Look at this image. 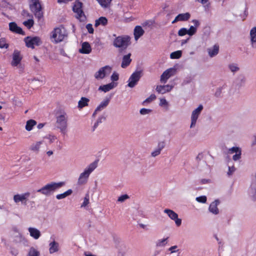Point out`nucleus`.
Instances as JSON below:
<instances>
[{
    "label": "nucleus",
    "instance_id": "b1692460",
    "mask_svg": "<svg viewBox=\"0 0 256 256\" xmlns=\"http://www.w3.org/2000/svg\"><path fill=\"white\" fill-rule=\"evenodd\" d=\"M117 86L116 83L114 82H110V84H104L102 86H100L98 88V90L104 92H108L110 91V90L113 89L114 87H116Z\"/></svg>",
    "mask_w": 256,
    "mask_h": 256
},
{
    "label": "nucleus",
    "instance_id": "ddd939ff",
    "mask_svg": "<svg viewBox=\"0 0 256 256\" xmlns=\"http://www.w3.org/2000/svg\"><path fill=\"white\" fill-rule=\"evenodd\" d=\"M165 214H166L168 217L175 222L176 226H179L182 224V220L178 218V214L174 210L170 209H165L164 211Z\"/></svg>",
    "mask_w": 256,
    "mask_h": 256
},
{
    "label": "nucleus",
    "instance_id": "393cba45",
    "mask_svg": "<svg viewBox=\"0 0 256 256\" xmlns=\"http://www.w3.org/2000/svg\"><path fill=\"white\" fill-rule=\"evenodd\" d=\"M28 230L30 236L35 240H38L41 236L40 231L35 228L30 227L28 228Z\"/></svg>",
    "mask_w": 256,
    "mask_h": 256
},
{
    "label": "nucleus",
    "instance_id": "864d4df0",
    "mask_svg": "<svg viewBox=\"0 0 256 256\" xmlns=\"http://www.w3.org/2000/svg\"><path fill=\"white\" fill-rule=\"evenodd\" d=\"M128 198L129 196L128 194L122 195L118 198V201L122 202H124L125 200L128 199Z\"/></svg>",
    "mask_w": 256,
    "mask_h": 256
},
{
    "label": "nucleus",
    "instance_id": "e2e57ef3",
    "mask_svg": "<svg viewBox=\"0 0 256 256\" xmlns=\"http://www.w3.org/2000/svg\"><path fill=\"white\" fill-rule=\"evenodd\" d=\"M10 4L6 0H0V6L2 7H8Z\"/></svg>",
    "mask_w": 256,
    "mask_h": 256
},
{
    "label": "nucleus",
    "instance_id": "9d476101",
    "mask_svg": "<svg viewBox=\"0 0 256 256\" xmlns=\"http://www.w3.org/2000/svg\"><path fill=\"white\" fill-rule=\"evenodd\" d=\"M176 69L174 68H171L167 69L163 72L160 76V81L162 83L165 84L167 82L168 79L172 76L175 74Z\"/></svg>",
    "mask_w": 256,
    "mask_h": 256
},
{
    "label": "nucleus",
    "instance_id": "bb28decb",
    "mask_svg": "<svg viewBox=\"0 0 256 256\" xmlns=\"http://www.w3.org/2000/svg\"><path fill=\"white\" fill-rule=\"evenodd\" d=\"M59 250V244L54 240L49 244V252L50 254L58 252Z\"/></svg>",
    "mask_w": 256,
    "mask_h": 256
},
{
    "label": "nucleus",
    "instance_id": "412c9836",
    "mask_svg": "<svg viewBox=\"0 0 256 256\" xmlns=\"http://www.w3.org/2000/svg\"><path fill=\"white\" fill-rule=\"evenodd\" d=\"M250 34L251 46L252 48L256 49V26L251 29Z\"/></svg>",
    "mask_w": 256,
    "mask_h": 256
},
{
    "label": "nucleus",
    "instance_id": "603ef678",
    "mask_svg": "<svg viewBox=\"0 0 256 256\" xmlns=\"http://www.w3.org/2000/svg\"><path fill=\"white\" fill-rule=\"evenodd\" d=\"M152 110L150 109L142 108L140 110V112L142 115H146L150 114Z\"/></svg>",
    "mask_w": 256,
    "mask_h": 256
},
{
    "label": "nucleus",
    "instance_id": "a19ab883",
    "mask_svg": "<svg viewBox=\"0 0 256 256\" xmlns=\"http://www.w3.org/2000/svg\"><path fill=\"white\" fill-rule=\"evenodd\" d=\"M103 8H107L110 4L112 0H96Z\"/></svg>",
    "mask_w": 256,
    "mask_h": 256
},
{
    "label": "nucleus",
    "instance_id": "bf43d9fd",
    "mask_svg": "<svg viewBox=\"0 0 256 256\" xmlns=\"http://www.w3.org/2000/svg\"><path fill=\"white\" fill-rule=\"evenodd\" d=\"M86 28L90 34L94 33V28H92V24H86Z\"/></svg>",
    "mask_w": 256,
    "mask_h": 256
},
{
    "label": "nucleus",
    "instance_id": "6e6552de",
    "mask_svg": "<svg viewBox=\"0 0 256 256\" xmlns=\"http://www.w3.org/2000/svg\"><path fill=\"white\" fill-rule=\"evenodd\" d=\"M112 72V68L109 66H106L99 69L94 74V78L97 80L104 78L106 76L108 75Z\"/></svg>",
    "mask_w": 256,
    "mask_h": 256
},
{
    "label": "nucleus",
    "instance_id": "0eeeda50",
    "mask_svg": "<svg viewBox=\"0 0 256 256\" xmlns=\"http://www.w3.org/2000/svg\"><path fill=\"white\" fill-rule=\"evenodd\" d=\"M26 46L34 48L35 46H39L42 44L41 39L38 36H27L24 38Z\"/></svg>",
    "mask_w": 256,
    "mask_h": 256
},
{
    "label": "nucleus",
    "instance_id": "5701e85b",
    "mask_svg": "<svg viewBox=\"0 0 256 256\" xmlns=\"http://www.w3.org/2000/svg\"><path fill=\"white\" fill-rule=\"evenodd\" d=\"M220 204V201L216 200L212 202L208 208L209 211L214 214H218L219 213V210L218 208V206Z\"/></svg>",
    "mask_w": 256,
    "mask_h": 256
},
{
    "label": "nucleus",
    "instance_id": "c03bdc74",
    "mask_svg": "<svg viewBox=\"0 0 256 256\" xmlns=\"http://www.w3.org/2000/svg\"><path fill=\"white\" fill-rule=\"evenodd\" d=\"M156 99V96L154 94H152L148 98H146L142 102L144 105L146 104L150 103Z\"/></svg>",
    "mask_w": 256,
    "mask_h": 256
},
{
    "label": "nucleus",
    "instance_id": "09e8293b",
    "mask_svg": "<svg viewBox=\"0 0 256 256\" xmlns=\"http://www.w3.org/2000/svg\"><path fill=\"white\" fill-rule=\"evenodd\" d=\"M186 34H188L187 28H181L178 32L179 36H184Z\"/></svg>",
    "mask_w": 256,
    "mask_h": 256
},
{
    "label": "nucleus",
    "instance_id": "338daca9",
    "mask_svg": "<svg viewBox=\"0 0 256 256\" xmlns=\"http://www.w3.org/2000/svg\"><path fill=\"white\" fill-rule=\"evenodd\" d=\"M106 120V117L104 116H100L97 120V122L99 123V124H100L102 123V122H104V120Z\"/></svg>",
    "mask_w": 256,
    "mask_h": 256
},
{
    "label": "nucleus",
    "instance_id": "20e7f679",
    "mask_svg": "<svg viewBox=\"0 0 256 256\" xmlns=\"http://www.w3.org/2000/svg\"><path fill=\"white\" fill-rule=\"evenodd\" d=\"M64 185V182H52L47 184L42 188L37 190V192L46 196H49L56 190L60 188Z\"/></svg>",
    "mask_w": 256,
    "mask_h": 256
},
{
    "label": "nucleus",
    "instance_id": "f03ea898",
    "mask_svg": "<svg viewBox=\"0 0 256 256\" xmlns=\"http://www.w3.org/2000/svg\"><path fill=\"white\" fill-rule=\"evenodd\" d=\"M56 128L60 130L62 134L66 135L68 132V116L64 112H60L56 116Z\"/></svg>",
    "mask_w": 256,
    "mask_h": 256
},
{
    "label": "nucleus",
    "instance_id": "37998d69",
    "mask_svg": "<svg viewBox=\"0 0 256 256\" xmlns=\"http://www.w3.org/2000/svg\"><path fill=\"white\" fill-rule=\"evenodd\" d=\"M23 24L28 28H30L34 24V21L32 18H30L26 21H24Z\"/></svg>",
    "mask_w": 256,
    "mask_h": 256
},
{
    "label": "nucleus",
    "instance_id": "c9c22d12",
    "mask_svg": "<svg viewBox=\"0 0 256 256\" xmlns=\"http://www.w3.org/2000/svg\"><path fill=\"white\" fill-rule=\"evenodd\" d=\"M40 252L37 248L32 246L28 250L26 256H40Z\"/></svg>",
    "mask_w": 256,
    "mask_h": 256
},
{
    "label": "nucleus",
    "instance_id": "680f3d73",
    "mask_svg": "<svg viewBox=\"0 0 256 256\" xmlns=\"http://www.w3.org/2000/svg\"><path fill=\"white\" fill-rule=\"evenodd\" d=\"M25 240L24 238H23L22 236L18 235V236H16L14 241L16 242H22L23 240Z\"/></svg>",
    "mask_w": 256,
    "mask_h": 256
},
{
    "label": "nucleus",
    "instance_id": "052dcab7",
    "mask_svg": "<svg viewBox=\"0 0 256 256\" xmlns=\"http://www.w3.org/2000/svg\"><path fill=\"white\" fill-rule=\"evenodd\" d=\"M222 89H223V86L218 88L215 92V96L217 97L220 96L221 95Z\"/></svg>",
    "mask_w": 256,
    "mask_h": 256
},
{
    "label": "nucleus",
    "instance_id": "13d9d810",
    "mask_svg": "<svg viewBox=\"0 0 256 256\" xmlns=\"http://www.w3.org/2000/svg\"><path fill=\"white\" fill-rule=\"evenodd\" d=\"M159 105L161 106H167L168 105V102L165 98H160Z\"/></svg>",
    "mask_w": 256,
    "mask_h": 256
},
{
    "label": "nucleus",
    "instance_id": "39448f33",
    "mask_svg": "<svg viewBox=\"0 0 256 256\" xmlns=\"http://www.w3.org/2000/svg\"><path fill=\"white\" fill-rule=\"evenodd\" d=\"M28 2L30 11L38 20H40L44 16V12L40 0H28Z\"/></svg>",
    "mask_w": 256,
    "mask_h": 256
},
{
    "label": "nucleus",
    "instance_id": "a878e982",
    "mask_svg": "<svg viewBox=\"0 0 256 256\" xmlns=\"http://www.w3.org/2000/svg\"><path fill=\"white\" fill-rule=\"evenodd\" d=\"M144 33V30L141 26H136L134 29V36L136 40H137L140 37H141Z\"/></svg>",
    "mask_w": 256,
    "mask_h": 256
},
{
    "label": "nucleus",
    "instance_id": "473e14b6",
    "mask_svg": "<svg viewBox=\"0 0 256 256\" xmlns=\"http://www.w3.org/2000/svg\"><path fill=\"white\" fill-rule=\"evenodd\" d=\"M108 24V20L106 17L101 16L95 22L94 26L97 27L100 25L105 26Z\"/></svg>",
    "mask_w": 256,
    "mask_h": 256
},
{
    "label": "nucleus",
    "instance_id": "ea45409f",
    "mask_svg": "<svg viewBox=\"0 0 256 256\" xmlns=\"http://www.w3.org/2000/svg\"><path fill=\"white\" fill-rule=\"evenodd\" d=\"M182 52L180 50H177L172 52L170 54V58L172 59H178L181 57Z\"/></svg>",
    "mask_w": 256,
    "mask_h": 256
},
{
    "label": "nucleus",
    "instance_id": "aec40b11",
    "mask_svg": "<svg viewBox=\"0 0 256 256\" xmlns=\"http://www.w3.org/2000/svg\"><path fill=\"white\" fill-rule=\"evenodd\" d=\"M10 30L14 33L24 35V32L21 28L18 26L17 24L14 22H11L9 24Z\"/></svg>",
    "mask_w": 256,
    "mask_h": 256
},
{
    "label": "nucleus",
    "instance_id": "c756f323",
    "mask_svg": "<svg viewBox=\"0 0 256 256\" xmlns=\"http://www.w3.org/2000/svg\"><path fill=\"white\" fill-rule=\"evenodd\" d=\"M110 98H106L96 108V111H101L105 108L108 104Z\"/></svg>",
    "mask_w": 256,
    "mask_h": 256
},
{
    "label": "nucleus",
    "instance_id": "4d7b16f0",
    "mask_svg": "<svg viewBox=\"0 0 256 256\" xmlns=\"http://www.w3.org/2000/svg\"><path fill=\"white\" fill-rule=\"evenodd\" d=\"M242 152H239L236 154L232 156V160L234 161H236L240 160L241 158Z\"/></svg>",
    "mask_w": 256,
    "mask_h": 256
},
{
    "label": "nucleus",
    "instance_id": "6ab92c4d",
    "mask_svg": "<svg viewBox=\"0 0 256 256\" xmlns=\"http://www.w3.org/2000/svg\"><path fill=\"white\" fill-rule=\"evenodd\" d=\"M248 196L252 201L256 200V182H252L248 190Z\"/></svg>",
    "mask_w": 256,
    "mask_h": 256
},
{
    "label": "nucleus",
    "instance_id": "774afa93",
    "mask_svg": "<svg viewBox=\"0 0 256 256\" xmlns=\"http://www.w3.org/2000/svg\"><path fill=\"white\" fill-rule=\"evenodd\" d=\"M256 146V134L253 136V140L251 143V146Z\"/></svg>",
    "mask_w": 256,
    "mask_h": 256
},
{
    "label": "nucleus",
    "instance_id": "f3484780",
    "mask_svg": "<svg viewBox=\"0 0 256 256\" xmlns=\"http://www.w3.org/2000/svg\"><path fill=\"white\" fill-rule=\"evenodd\" d=\"M192 22L194 24V26H192L189 29H187L188 34L190 36H192L196 32L197 28L200 25V22L197 20H193Z\"/></svg>",
    "mask_w": 256,
    "mask_h": 256
},
{
    "label": "nucleus",
    "instance_id": "4c0bfd02",
    "mask_svg": "<svg viewBox=\"0 0 256 256\" xmlns=\"http://www.w3.org/2000/svg\"><path fill=\"white\" fill-rule=\"evenodd\" d=\"M72 191L71 189L68 190L67 191L65 192L62 194H57L56 196V198L58 200L63 199L66 198V196L70 195L72 194Z\"/></svg>",
    "mask_w": 256,
    "mask_h": 256
},
{
    "label": "nucleus",
    "instance_id": "7c9ffc66",
    "mask_svg": "<svg viewBox=\"0 0 256 256\" xmlns=\"http://www.w3.org/2000/svg\"><path fill=\"white\" fill-rule=\"evenodd\" d=\"M246 82V78L244 75H240L235 80V84L238 88L244 86Z\"/></svg>",
    "mask_w": 256,
    "mask_h": 256
},
{
    "label": "nucleus",
    "instance_id": "f257e3e1",
    "mask_svg": "<svg viewBox=\"0 0 256 256\" xmlns=\"http://www.w3.org/2000/svg\"><path fill=\"white\" fill-rule=\"evenodd\" d=\"M98 162L94 161L90 164L80 174L78 180V184L82 186L86 184L88 182L90 174L97 168Z\"/></svg>",
    "mask_w": 256,
    "mask_h": 256
},
{
    "label": "nucleus",
    "instance_id": "e433bc0d",
    "mask_svg": "<svg viewBox=\"0 0 256 256\" xmlns=\"http://www.w3.org/2000/svg\"><path fill=\"white\" fill-rule=\"evenodd\" d=\"M179 21H187L190 18V14L189 12L180 14L177 16Z\"/></svg>",
    "mask_w": 256,
    "mask_h": 256
},
{
    "label": "nucleus",
    "instance_id": "5fc2aeb1",
    "mask_svg": "<svg viewBox=\"0 0 256 256\" xmlns=\"http://www.w3.org/2000/svg\"><path fill=\"white\" fill-rule=\"evenodd\" d=\"M119 78L118 74L116 72H114L111 76V80L113 82L118 80Z\"/></svg>",
    "mask_w": 256,
    "mask_h": 256
},
{
    "label": "nucleus",
    "instance_id": "69168bd1",
    "mask_svg": "<svg viewBox=\"0 0 256 256\" xmlns=\"http://www.w3.org/2000/svg\"><path fill=\"white\" fill-rule=\"evenodd\" d=\"M235 170H236V168L234 166H232V167L228 166V171L227 173L228 175V176L232 175V174L235 171Z\"/></svg>",
    "mask_w": 256,
    "mask_h": 256
},
{
    "label": "nucleus",
    "instance_id": "9b49d317",
    "mask_svg": "<svg viewBox=\"0 0 256 256\" xmlns=\"http://www.w3.org/2000/svg\"><path fill=\"white\" fill-rule=\"evenodd\" d=\"M203 109V106L200 104L196 109L192 112L191 116V124L190 128H192L195 126L197 120Z\"/></svg>",
    "mask_w": 256,
    "mask_h": 256
},
{
    "label": "nucleus",
    "instance_id": "de8ad7c7",
    "mask_svg": "<svg viewBox=\"0 0 256 256\" xmlns=\"http://www.w3.org/2000/svg\"><path fill=\"white\" fill-rule=\"evenodd\" d=\"M196 200L198 202L204 204L206 202L207 198L206 196H202L196 198Z\"/></svg>",
    "mask_w": 256,
    "mask_h": 256
},
{
    "label": "nucleus",
    "instance_id": "7ed1b4c3",
    "mask_svg": "<svg viewBox=\"0 0 256 256\" xmlns=\"http://www.w3.org/2000/svg\"><path fill=\"white\" fill-rule=\"evenodd\" d=\"M68 36L66 30L62 26L56 28L51 32L50 38L52 42L58 44L64 40Z\"/></svg>",
    "mask_w": 256,
    "mask_h": 256
},
{
    "label": "nucleus",
    "instance_id": "4be33fe9",
    "mask_svg": "<svg viewBox=\"0 0 256 256\" xmlns=\"http://www.w3.org/2000/svg\"><path fill=\"white\" fill-rule=\"evenodd\" d=\"M79 52L82 54H89L92 52V48L90 44L86 42L82 44V48L78 50Z\"/></svg>",
    "mask_w": 256,
    "mask_h": 256
},
{
    "label": "nucleus",
    "instance_id": "f704fd0d",
    "mask_svg": "<svg viewBox=\"0 0 256 256\" xmlns=\"http://www.w3.org/2000/svg\"><path fill=\"white\" fill-rule=\"evenodd\" d=\"M36 124V122L34 120H28L26 122L25 128L27 131H30L33 127Z\"/></svg>",
    "mask_w": 256,
    "mask_h": 256
},
{
    "label": "nucleus",
    "instance_id": "3c124183",
    "mask_svg": "<svg viewBox=\"0 0 256 256\" xmlns=\"http://www.w3.org/2000/svg\"><path fill=\"white\" fill-rule=\"evenodd\" d=\"M229 152L230 153H234L236 152V154L239 152H242L241 149L236 146H234L229 150Z\"/></svg>",
    "mask_w": 256,
    "mask_h": 256
},
{
    "label": "nucleus",
    "instance_id": "cd10ccee",
    "mask_svg": "<svg viewBox=\"0 0 256 256\" xmlns=\"http://www.w3.org/2000/svg\"><path fill=\"white\" fill-rule=\"evenodd\" d=\"M131 54L129 53L128 54L124 55L122 59V62L121 64V66L122 68H126L128 66L130 65L132 62V59L130 58Z\"/></svg>",
    "mask_w": 256,
    "mask_h": 256
},
{
    "label": "nucleus",
    "instance_id": "49530a36",
    "mask_svg": "<svg viewBox=\"0 0 256 256\" xmlns=\"http://www.w3.org/2000/svg\"><path fill=\"white\" fill-rule=\"evenodd\" d=\"M248 14V8L247 6H246L244 13L242 14H240V16L242 20H244L247 18Z\"/></svg>",
    "mask_w": 256,
    "mask_h": 256
},
{
    "label": "nucleus",
    "instance_id": "6e6d98bb",
    "mask_svg": "<svg viewBox=\"0 0 256 256\" xmlns=\"http://www.w3.org/2000/svg\"><path fill=\"white\" fill-rule=\"evenodd\" d=\"M8 45L6 44L5 42V40L4 39H0V48H8Z\"/></svg>",
    "mask_w": 256,
    "mask_h": 256
},
{
    "label": "nucleus",
    "instance_id": "f8f14e48",
    "mask_svg": "<svg viewBox=\"0 0 256 256\" xmlns=\"http://www.w3.org/2000/svg\"><path fill=\"white\" fill-rule=\"evenodd\" d=\"M30 196V192H26L22 194H16L14 196L13 200L15 203L21 202L22 204H26L28 198Z\"/></svg>",
    "mask_w": 256,
    "mask_h": 256
},
{
    "label": "nucleus",
    "instance_id": "0e129e2a",
    "mask_svg": "<svg viewBox=\"0 0 256 256\" xmlns=\"http://www.w3.org/2000/svg\"><path fill=\"white\" fill-rule=\"evenodd\" d=\"M177 246H172L168 248V250L170 252V253H174L178 251V250H177Z\"/></svg>",
    "mask_w": 256,
    "mask_h": 256
},
{
    "label": "nucleus",
    "instance_id": "a18cd8bd",
    "mask_svg": "<svg viewBox=\"0 0 256 256\" xmlns=\"http://www.w3.org/2000/svg\"><path fill=\"white\" fill-rule=\"evenodd\" d=\"M155 23V21L154 20H146L142 23V26H148V27H151Z\"/></svg>",
    "mask_w": 256,
    "mask_h": 256
},
{
    "label": "nucleus",
    "instance_id": "1a4fd4ad",
    "mask_svg": "<svg viewBox=\"0 0 256 256\" xmlns=\"http://www.w3.org/2000/svg\"><path fill=\"white\" fill-rule=\"evenodd\" d=\"M141 72L136 71L133 72L130 76L128 80V86L132 88L134 87L138 84L141 78Z\"/></svg>",
    "mask_w": 256,
    "mask_h": 256
},
{
    "label": "nucleus",
    "instance_id": "a211bd4d",
    "mask_svg": "<svg viewBox=\"0 0 256 256\" xmlns=\"http://www.w3.org/2000/svg\"><path fill=\"white\" fill-rule=\"evenodd\" d=\"M22 57L20 56V52L18 50H14L12 54V65L14 66H17L20 62Z\"/></svg>",
    "mask_w": 256,
    "mask_h": 256
},
{
    "label": "nucleus",
    "instance_id": "2eb2a0df",
    "mask_svg": "<svg viewBox=\"0 0 256 256\" xmlns=\"http://www.w3.org/2000/svg\"><path fill=\"white\" fill-rule=\"evenodd\" d=\"M173 88V86L170 84L158 85L156 88V90L158 94H164L170 92Z\"/></svg>",
    "mask_w": 256,
    "mask_h": 256
},
{
    "label": "nucleus",
    "instance_id": "72a5a7b5",
    "mask_svg": "<svg viewBox=\"0 0 256 256\" xmlns=\"http://www.w3.org/2000/svg\"><path fill=\"white\" fill-rule=\"evenodd\" d=\"M90 100L86 97L81 98L80 100L78 102V108H82L84 107L88 106V102Z\"/></svg>",
    "mask_w": 256,
    "mask_h": 256
},
{
    "label": "nucleus",
    "instance_id": "4468645a",
    "mask_svg": "<svg viewBox=\"0 0 256 256\" xmlns=\"http://www.w3.org/2000/svg\"><path fill=\"white\" fill-rule=\"evenodd\" d=\"M82 3L78 0L75 2L74 5L72 8V10L76 14V18H80L82 16L84 17V12L82 10Z\"/></svg>",
    "mask_w": 256,
    "mask_h": 256
},
{
    "label": "nucleus",
    "instance_id": "2f4dec72",
    "mask_svg": "<svg viewBox=\"0 0 256 256\" xmlns=\"http://www.w3.org/2000/svg\"><path fill=\"white\" fill-rule=\"evenodd\" d=\"M43 144L42 141L36 142L33 143L30 147V150L34 152L38 153L41 145Z\"/></svg>",
    "mask_w": 256,
    "mask_h": 256
},
{
    "label": "nucleus",
    "instance_id": "58836bf2",
    "mask_svg": "<svg viewBox=\"0 0 256 256\" xmlns=\"http://www.w3.org/2000/svg\"><path fill=\"white\" fill-rule=\"evenodd\" d=\"M168 238L158 240L156 244V246L157 247H162L164 246L168 243Z\"/></svg>",
    "mask_w": 256,
    "mask_h": 256
},
{
    "label": "nucleus",
    "instance_id": "79ce46f5",
    "mask_svg": "<svg viewBox=\"0 0 256 256\" xmlns=\"http://www.w3.org/2000/svg\"><path fill=\"white\" fill-rule=\"evenodd\" d=\"M230 70L232 72H236L240 70L238 65L236 64H230L228 66Z\"/></svg>",
    "mask_w": 256,
    "mask_h": 256
},
{
    "label": "nucleus",
    "instance_id": "423d86ee",
    "mask_svg": "<svg viewBox=\"0 0 256 256\" xmlns=\"http://www.w3.org/2000/svg\"><path fill=\"white\" fill-rule=\"evenodd\" d=\"M130 44V38L128 36L116 37L113 42L114 46L116 48H126Z\"/></svg>",
    "mask_w": 256,
    "mask_h": 256
},
{
    "label": "nucleus",
    "instance_id": "dca6fc26",
    "mask_svg": "<svg viewBox=\"0 0 256 256\" xmlns=\"http://www.w3.org/2000/svg\"><path fill=\"white\" fill-rule=\"evenodd\" d=\"M166 146V142L164 141H161L158 142L157 147L151 152V156L152 157H156L160 155L163 148Z\"/></svg>",
    "mask_w": 256,
    "mask_h": 256
},
{
    "label": "nucleus",
    "instance_id": "c85d7f7f",
    "mask_svg": "<svg viewBox=\"0 0 256 256\" xmlns=\"http://www.w3.org/2000/svg\"><path fill=\"white\" fill-rule=\"evenodd\" d=\"M218 52L219 46L218 44H214L212 48H208V52L210 58H212L217 55Z\"/></svg>",
    "mask_w": 256,
    "mask_h": 256
},
{
    "label": "nucleus",
    "instance_id": "8fccbe9b",
    "mask_svg": "<svg viewBox=\"0 0 256 256\" xmlns=\"http://www.w3.org/2000/svg\"><path fill=\"white\" fill-rule=\"evenodd\" d=\"M89 203V195L88 194H86V196L84 198V202L81 206V207H85Z\"/></svg>",
    "mask_w": 256,
    "mask_h": 256
}]
</instances>
